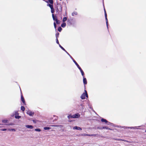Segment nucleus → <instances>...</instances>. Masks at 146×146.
<instances>
[{"label":"nucleus","mask_w":146,"mask_h":146,"mask_svg":"<svg viewBox=\"0 0 146 146\" xmlns=\"http://www.w3.org/2000/svg\"><path fill=\"white\" fill-rule=\"evenodd\" d=\"M62 7L61 5L60 4H57L56 7V15L62 13Z\"/></svg>","instance_id":"nucleus-1"},{"label":"nucleus","mask_w":146,"mask_h":146,"mask_svg":"<svg viewBox=\"0 0 146 146\" xmlns=\"http://www.w3.org/2000/svg\"><path fill=\"white\" fill-rule=\"evenodd\" d=\"M52 17L53 20L56 21V24L57 25L60 24V21L58 20L57 17L56 15H55L54 14H52Z\"/></svg>","instance_id":"nucleus-2"},{"label":"nucleus","mask_w":146,"mask_h":146,"mask_svg":"<svg viewBox=\"0 0 146 146\" xmlns=\"http://www.w3.org/2000/svg\"><path fill=\"white\" fill-rule=\"evenodd\" d=\"M85 93H83L81 96V98L83 100L85 98V97L86 96V97H88V94L87 93V92L86 90H84Z\"/></svg>","instance_id":"nucleus-3"},{"label":"nucleus","mask_w":146,"mask_h":146,"mask_svg":"<svg viewBox=\"0 0 146 146\" xmlns=\"http://www.w3.org/2000/svg\"><path fill=\"white\" fill-rule=\"evenodd\" d=\"M21 100L22 102L23 103V104L24 105H26V104L25 102V100L24 98L23 97L22 94H21Z\"/></svg>","instance_id":"nucleus-4"},{"label":"nucleus","mask_w":146,"mask_h":146,"mask_svg":"<svg viewBox=\"0 0 146 146\" xmlns=\"http://www.w3.org/2000/svg\"><path fill=\"white\" fill-rule=\"evenodd\" d=\"M27 113L30 116H32L34 114L33 112H32L30 111H27Z\"/></svg>","instance_id":"nucleus-5"},{"label":"nucleus","mask_w":146,"mask_h":146,"mask_svg":"<svg viewBox=\"0 0 146 146\" xmlns=\"http://www.w3.org/2000/svg\"><path fill=\"white\" fill-rule=\"evenodd\" d=\"M73 61L74 63L76 65L78 68L79 69H80L81 67H80V66H79V65L77 63V62L74 59H73Z\"/></svg>","instance_id":"nucleus-6"},{"label":"nucleus","mask_w":146,"mask_h":146,"mask_svg":"<svg viewBox=\"0 0 146 146\" xmlns=\"http://www.w3.org/2000/svg\"><path fill=\"white\" fill-rule=\"evenodd\" d=\"M83 78V83L84 84V85H85L87 84V80H86V78H84H84Z\"/></svg>","instance_id":"nucleus-7"},{"label":"nucleus","mask_w":146,"mask_h":146,"mask_svg":"<svg viewBox=\"0 0 146 146\" xmlns=\"http://www.w3.org/2000/svg\"><path fill=\"white\" fill-rule=\"evenodd\" d=\"M25 127L28 128H30L31 129H32L33 128V126L29 125H26Z\"/></svg>","instance_id":"nucleus-8"},{"label":"nucleus","mask_w":146,"mask_h":146,"mask_svg":"<svg viewBox=\"0 0 146 146\" xmlns=\"http://www.w3.org/2000/svg\"><path fill=\"white\" fill-rule=\"evenodd\" d=\"M74 129H77L78 130H82V129L80 127L77 126L74 127L73 128Z\"/></svg>","instance_id":"nucleus-9"},{"label":"nucleus","mask_w":146,"mask_h":146,"mask_svg":"<svg viewBox=\"0 0 146 146\" xmlns=\"http://www.w3.org/2000/svg\"><path fill=\"white\" fill-rule=\"evenodd\" d=\"M101 121L102 122H104L106 123H107L108 122V121L106 119L104 118H102L101 119Z\"/></svg>","instance_id":"nucleus-10"},{"label":"nucleus","mask_w":146,"mask_h":146,"mask_svg":"<svg viewBox=\"0 0 146 146\" xmlns=\"http://www.w3.org/2000/svg\"><path fill=\"white\" fill-rule=\"evenodd\" d=\"M75 118H78L80 116V115L78 113L74 114Z\"/></svg>","instance_id":"nucleus-11"},{"label":"nucleus","mask_w":146,"mask_h":146,"mask_svg":"<svg viewBox=\"0 0 146 146\" xmlns=\"http://www.w3.org/2000/svg\"><path fill=\"white\" fill-rule=\"evenodd\" d=\"M79 70H80V71L82 75L83 76V78H84V73L83 71L82 70L81 68H80V69Z\"/></svg>","instance_id":"nucleus-12"},{"label":"nucleus","mask_w":146,"mask_h":146,"mask_svg":"<svg viewBox=\"0 0 146 146\" xmlns=\"http://www.w3.org/2000/svg\"><path fill=\"white\" fill-rule=\"evenodd\" d=\"M47 6L49 7L51 9L53 8V4H48Z\"/></svg>","instance_id":"nucleus-13"},{"label":"nucleus","mask_w":146,"mask_h":146,"mask_svg":"<svg viewBox=\"0 0 146 146\" xmlns=\"http://www.w3.org/2000/svg\"><path fill=\"white\" fill-rule=\"evenodd\" d=\"M46 2L47 3H49L51 4H53V0H48V1H47Z\"/></svg>","instance_id":"nucleus-14"},{"label":"nucleus","mask_w":146,"mask_h":146,"mask_svg":"<svg viewBox=\"0 0 146 146\" xmlns=\"http://www.w3.org/2000/svg\"><path fill=\"white\" fill-rule=\"evenodd\" d=\"M66 25V24L65 23L63 22L61 25V27L63 28H64L65 27Z\"/></svg>","instance_id":"nucleus-15"},{"label":"nucleus","mask_w":146,"mask_h":146,"mask_svg":"<svg viewBox=\"0 0 146 146\" xmlns=\"http://www.w3.org/2000/svg\"><path fill=\"white\" fill-rule=\"evenodd\" d=\"M59 46L63 50L65 51L67 53H68V54L69 55V54L66 51V50L64 49V48L60 44H59Z\"/></svg>","instance_id":"nucleus-16"},{"label":"nucleus","mask_w":146,"mask_h":146,"mask_svg":"<svg viewBox=\"0 0 146 146\" xmlns=\"http://www.w3.org/2000/svg\"><path fill=\"white\" fill-rule=\"evenodd\" d=\"M51 129V128L50 127H44V129L45 130H48V129Z\"/></svg>","instance_id":"nucleus-17"},{"label":"nucleus","mask_w":146,"mask_h":146,"mask_svg":"<svg viewBox=\"0 0 146 146\" xmlns=\"http://www.w3.org/2000/svg\"><path fill=\"white\" fill-rule=\"evenodd\" d=\"M2 122L3 123H7L9 122V121L7 120L4 119L2 120Z\"/></svg>","instance_id":"nucleus-18"},{"label":"nucleus","mask_w":146,"mask_h":146,"mask_svg":"<svg viewBox=\"0 0 146 146\" xmlns=\"http://www.w3.org/2000/svg\"><path fill=\"white\" fill-rule=\"evenodd\" d=\"M67 20V18L66 17H64L63 18V19L62 20V21L63 22H64L66 21V20Z\"/></svg>","instance_id":"nucleus-19"},{"label":"nucleus","mask_w":146,"mask_h":146,"mask_svg":"<svg viewBox=\"0 0 146 146\" xmlns=\"http://www.w3.org/2000/svg\"><path fill=\"white\" fill-rule=\"evenodd\" d=\"M51 13H52V14H53V13H54L55 11L54 9L52 8L51 9Z\"/></svg>","instance_id":"nucleus-20"},{"label":"nucleus","mask_w":146,"mask_h":146,"mask_svg":"<svg viewBox=\"0 0 146 146\" xmlns=\"http://www.w3.org/2000/svg\"><path fill=\"white\" fill-rule=\"evenodd\" d=\"M21 110L23 111H24L25 110V108L23 106H21Z\"/></svg>","instance_id":"nucleus-21"},{"label":"nucleus","mask_w":146,"mask_h":146,"mask_svg":"<svg viewBox=\"0 0 146 146\" xmlns=\"http://www.w3.org/2000/svg\"><path fill=\"white\" fill-rule=\"evenodd\" d=\"M103 128H104V129H108V130H111V129L107 127H103Z\"/></svg>","instance_id":"nucleus-22"},{"label":"nucleus","mask_w":146,"mask_h":146,"mask_svg":"<svg viewBox=\"0 0 146 146\" xmlns=\"http://www.w3.org/2000/svg\"><path fill=\"white\" fill-rule=\"evenodd\" d=\"M62 29L61 27H58V31L59 32H60L61 31H62Z\"/></svg>","instance_id":"nucleus-23"},{"label":"nucleus","mask_w":146,"mask_h":146,"mask_svg":"<svg viewBox=\"0 0 146 146\" xmlns=\"http://www.w3.org/2000/svg\"><path fill=\"white\" fill-rule=\"evenodd\" d=\"M97 135L96 134H90V135H89V136H94L95 137Z\"/></svg>","instance_id":"nucleus-24"},{"label":"nucleus","mask_w":146,"mask_h":146,"mask_svg":"<svg viewBox=\"0 0 146 146\" xmlns=\"http://www.w3.org/2000/svg\"><path fill=\"white\" fill-rule=\"evenodd\" d=\"M35 131H41V130L40 129H35Z\"/></svg>","instance_id":"nucleus-25"},{"label":"nucleus","mask_w":146,"mask_h":146,"mask_svg":"<svg viewBox=\"0 0 146 146\" xmlns=\"http://www.w3.org/2000/svg\"><path fill=\"white\" fill-rule=\"evenodd\" d=\"M59 33H57L56 34V38H58L59 36Z\"/></svg>","instance_id":"nucleus-26"},{"label":"nucleus","mask_w":146,"mask_h":146,"mask_svg":"<svg viewBox=\"0 0 146 146\" xmlns=\"http://www.w3.org/2000/svg\"><path fill=\"white\" fill-rule=\"evenodd\" d=\"M105 19H106V25H107V26H108V19H107V17H106V18H105Z\"/></svg>","instance_id":"nucleus-27"},{"label":"nucleus","mask_w":146,"mask_h":146,"mask_svg":"<svg viewBox=\"0 0 146 146\" xmlns=\"http://www.w3.org/2000/svg\"><path fill=\"white\" fill-rule=\"evenodd\" d=\"M15 117L16 118L19 119L21 117V116H19L15 115Z\"/></svg>","instance_id":"nucleus-28"},{"label":"nucleus","mask_w":146,"mask_h":146,"mask_svg":"<svg viewBox=\"0 0 146 146\" xmlns=\"http://www.w3.org/2000/svg\"><path fill=\"white\" fill-rule=\"evenodd\" d=\"M8 130H9V131H15V130L14 129H9Z\"/></svg>","instance_id":"nucleus-29"},{"label":"nucleus","mask_w":146,"mask_h":146,"mask_svg":"<svg viewBox=\"0 0 146 146\" xmlns=\"http://www.w3.org/2000/svg\"><path fill=\"white\" fill-rule=\"evenodd\" d=\"M56 23L55 22H54V28L55 29H56Z\"/></svg>","instance_id":"nucleus-30"},{"label":"nucleus","mask_w":146,"mask_h":146,"mask_svg":"<svg viewBox=\"0 0 146 146\" xmlns=\"http://www.w3.org/2000/svg\"><path fill=\"white\" fill-rule=\"evenodd\" d=\"M103 128V127H97V129H104V128Z\"/></svg>","instance_id":"nucleus-31"},{"label":"nucleus","mask_w":146,"mask_h":146,"mask_svg":"<svg viewBox=\"0 0 146 146\" xmlns=\"http://www.w3.org/2000/svg\"><path fill=\"white\" fill-rule=\"evenodd\" d=\"M68 118H72V115H69L68 116Z\"/></svg>","instance_id":"nucleus-32"},{"label":"nucleus","mask_w":146,"mask_h":146,"mask_svg":"<svg viewBox=\"0 0 146 146\" xmlns=\"http://www.w3.org/2000/svg\"><path fill=\"white\" fill-rule=\"evenodd\" d=\"M56 42L59 45V44H60L59 43V42H58V38H56Z\"/></svg>","instance_id":"nucleus-33"},{"label":"nucleus","mask_w":146,"mask_h":146,"mask_svg":"<svg viewBox=\"0 0 146 146\" xmlns=\"http://www.w3.org/2000/svg\"><path fill=\"white\" fill-rule=\"evenodd\" d=\"M7 129H1V131H5L7 130Z\"/></svg>","instance_id":"nucleus-34"},{"label":"nucleus","mask_w":146,"mask_h":146,"mask_svg":"<svg viewBox=\"0 0 146 146\" xmlns=\"http://www.w3.org/2000/svg\"><path fill=\"white\" fill-rule=\"evenodd\" d=\"M89 135H90V134H86V133L84 134L83 135L84 136H89Z\"/></svg>","instance_id":"nucleus-35"},{"label":"nucleus","mask_w":146,"mask_h":146,"mask_svg":"<svg viewBox=\"0 0 146 146\" xmlns=\"http://www.w3.org/2000/svg\"><path fill=\"white\" fill-rule=\"evenodd\" d=\"M105 18H106V17H107V14L106 11H105Z\"/></svg>","instance_id":"nucleus-36"},{"label":"nucleus","mask_w":146,"mask_h":146,"mask_svg":"<svg viewBox=\"0 0 146 146\" xmlns=\"http://www.w3.org/2000/svg\"><path fill=\"white\" fill-rule=\"evenodd\" d=\"M72 118H75L74 114L72 115Z\"/></svg>","instance_id":"nucleus-37"},{"label":"nucleus","mask_w":146,"mask_h":146,"mask_svg":"<svg viewBox=\"0 0 146 146\" xmlns=\"http://www.w3.org/2000/svg\"><path fill=\"white\" fill-rule=\"evenodd\" d=\"M51 126L52 127H56L57 126H58L57 125H51Z\"/></svg>","instance_id":"nucleus-38"},{"label":"nucleus","mask_w":146,"mask_h":146,"mask_svg":"<svg viewBox=\"0 0 146 146\" xmlns=\"http://www.w3.org/2000/svg\"><path fill=\"white\" fill-rule=\"evenodd\" d=\"M33 122L34 123H36V121L35 120H33Z\"/></svg>","instance_id":"nucleus-39"},{"label":"nucleus","mask_w":146,"mask_h":146,"mask_svg":"<svg viewBox=\"0 0 146 146\" xmlns=\"http://www.w3.org/2000/svg\"><path fill=\"white\" fill-rule=\"evenodd\" d=\"M74 13H72V15H74Z\"/></svg>","instance_id":"nucleus-40"},{"label":"nucleus","mask_w":146,"mask_h":146,"mask_svg":"<svg viewBox=\"0 0 146 146\" xmlns=\"http://www.w3.org/2000/svg\"><path fill=\"white\" fill-rule=\"evenodd\" d=\"M105 11H106V10H105V9H104V13H105Z\"/></svg>","instance_id":"nucleus-41"},{"label":"nucleus","mask_w":146,"mask_h":146,"mask_svg":"<svg viewBox=\"0 0 146 146\" xmlns=\"http://www.w3.org/2000/svg\"><path fill=\"white\" fill-rule=\"evenodd\" d=\"M145 132H146V130L145 131Z\"/></svg>","instance_id":"nucleus-42"}]
</instances>
